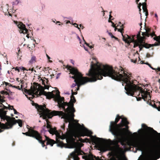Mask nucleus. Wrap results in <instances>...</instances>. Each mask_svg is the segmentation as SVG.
<instances>
[{
  "instance_id": "nucleus-1",
  "label": "nucleus",
  "mask_w": 160,
  "mask_h": 160,
  "mask_svg": "<svg viewBox=\"0 0 160 160\" xmlns=\"http://www.w3.org/2000/svg\"><path fill=\"white\" fill-rule=\"evenodd\" d=\"M66 68L70 71L73 76L71 77L74 79L75 83H73L72 88L77 85L80 87L88 82H94L98 80H101L102 76H108L112 79L118 81H122V85L125 86L126 93L128 95L133 96L136 91V85L132 79L131 76H129L120 67L118 72L113 69L112 67L108 65L101 64L99 62L96 64L92 62L88 72L86 75L89 78L83 77L76 68L67 65Z\"/></svg>"
},
{
  "instance_id": "nucleus-2",
  "label": "nucleus",
  "mask_w": 160,
  "mask_h": 160,
  "mask_svg": "<svg viewBox=\"0 0 160 160\" xmlns=\"http://www.w3.org/2000/svg\"><path fill=\"white\" fill-rule=\"evenodd\" d=\"M76 102V100L74 95H71V99L68 104V107L66 108L67 113H65L62 111L51 110L46 108L45 104L43 105H39L37 103H34L35 107L38 111L41 113L44 119L47 118H51L54 116L59 115L62 116V118H64L66 123L70 122L74 120V113L75 109L74 107V103Z\"/></svg>"
},
{
  "instance_id": "nucleus-3",
  "label": "nucleus",
  "mask_w": 160,
  "mask_h": 160,
  "mask_svg": "<svg viewBox=\"0 0 160 160\" xmlns=\"http://www.w3.org/2000/svg\"><path fill=\"white\" fill-rule=\"evenodd\" d=\"M128 123L127 118H122L118 114L117 115L115 121H111L109 126V130L115 138H119L122 137L124 133L121 130V128L123 127L122 123Z\"/></svg>"
},
{
  "instance_id": "nucleus-4",
  "label": "nucleus",
  "mask_w": 160,
  "mask_h": 160,
  "mask_svg": "<svg viewBox=\"0 0 160 160\" xmlns=\"http://www.w3.org/2000/svg\"><path fill=\"white\" fill-rule=\"evenodd\" d=\"M153 141L152 136L149 134L146 135L140 141H134L132 142L131 145L137 148L140 151L150 148Z\"/></svg>"
},
{
  "instance_id": "nucleus-5",
  "label": "nucleus",
  "mask_w": 160,
  "mask_h": 160,
  "mask_svg": "<svg viewBox=\"0 0 160 160\" xmlns=\"http://www.w3.org/2000/svg\"><path fill=\"white\" fill-rule=\"evenodd\" d=\"M7 122L5 124L0 122V128L4 129H9L12 128L13 126L18 123L20 127L22 126V121L21 120H16L14 118H11L6 116Z\"/></svg>"
},
{
  "instance_id": "nucleus-6",
  "label": "nucleus",
  "mask_w": 160,
  "mask_h": 160,
  "mask_svg": "<svg viewBox=\"0 0 160 160\" xmlns=\"http://www.w3.org/2000/svg\"><path fill=\"white\" fill-rule=\"evenodd\" d=\"M22 134L25 135L27 136L32 137L35 138L41 144L43 147L45 146V145L44 144V143L45 141H42V136L37 131L33 129L28 128V132H22Z\"/></svg>"
},
{
  "instance_id": "nucleus-7",
  "label": "nucleus",
  "mask_w": 160,
  "mask_h": 160,
  "mask_svg": "<svg viewBox=\"0 0 160 160\" xmlns=\"http://www.w3.org/2000/svg\"><path fill=\"white\" fill-rule=\"evenodd\" d=\"M54 96L53 98L55 101H57L58 106L59 108H62L66 112V109L65 106H68V102H64V97H61L60 95V92L58 90H57L54 92Z\"/></svg>"
},
{
  "instance_id": "nucleus-8",
  "label": "nucleus",
  "mask_w": 160,
  "mask_h": 160,
  "mask_svg": "<svg viewBox=\"0 0 160 160\" xmlns=\"http://www.w3.org/2000/svg\"><path fill=\"white\" fill-rule=\"evenodd\" d=\"M77 136L75 133L68 131L66 134L60 136V138L62 140L66 139V142L68 144L73 145L76 143V138Z\"/></svg>"
},
{
  "instance_id": "nucleus-9",
  "label": "nucleus",
  "mask_w": 160,
  "mask_h": 160,
  "mask_svg": "<svg viewBox=\"0 0 160 160\" xmlns=\"http://www.w3.org/2000/svg\"><path fill=\"white\" fill-rule=\"evenodd\" d=\"M159 157H156L152 152L147 153L142 156L140 160H157Z\"/></svg>"
},
{
  "instance_id": "nucleus-10",
  "label": "nucleus",
  "mask_w": 160,
  "mask_h": 160,
  "mask_svg": "<svg viewBox=\"0 0 160 160\" xmlns=\"http://www.w3.org/2000/svg\"><path fill=\"white\" fill-rule=\"evenodd\" d=\"M82 152H83L81 150L80 148H76L74 152L70 154V155L74 160H79V158L78 156L81 155Z\"/></svg>"
},
{
  "instance_id": "nucleus-11",
  "label": "nucleus",
  "mask_w": 160,
  "mask_h": 160,
  "mask_svg": "<svg viewBox=\"0 0 160 160\" xmlns=\"http://www.w3.org/2000/svg\"><path fill=\"white\" fill-rule=\"evenodd\" d=\"M92 134V132L87 128L83 127L81 128L80 131V134L81 136H90Z\"/></svg>"
},
{
  "instance_id": "nucleus-12",
  "label": "nucleus",
  "mask_w": 160,
  "mask_h": 160,
  "mask_svg": "<svg viewBox=\"0 0 160 160\" xmlns=\"http://www.w3.org/2000/svg\"><path fill=\"white\" fill-rule=\"evenodd\" d=\"M16 24L18 28L20 29V33H27L28 30L26 28V26L22 22H17Z\"/></svg>"
},
{
  "instance_id": "nucleus-13",
  "label": "nucleus",
  "mask_w": 160,
  "mask_h": 160,
  "mask_svg": "<svg viewBox=\"0 0 160 160\" xmlns=\"http://www.w3.org/2000/svg\"><path fill=\"white\" fill-rule=\"evenodd\" d=\"M142 127L144 128H148L150 129L152 132V133L154 134L157 135L156 136L159 141L158 142V145L160 147V133L154 130L152 128L148 127L146 125L144 124H142Z\"/></svg>"
},
{
  "instance_id": "nucleus-14",
  "label": "nucleus",
  "mask_w": 160,
  "mask_h": 160,
  "mask_svg": "<svg viewBox=\"0 0 160 160\" xmlns=\"http://www.w3.org/2000/svg\"><path fill=\"white\" fill-rule=\"evenodd\" d=\"M40 88H42L43 94L46 96L47 98L49 99L53 98L54 96V92L55 91H53L52 92H47L44 91V89L43 87L40 86Z\"/></svg>"
},
{
  "instance_id": "nucleus-15",
  "label": "nucleus",
  "mask_w": 160,
  "mask_h": 160,
  "mask_svg": "<svg viewBox=\"0 0 160 160\" xmlns=\"http://www.w3.org/2000/svg\"><path fill=\"white\" fill-rule=\"evenodd\" d=\"M140 93L141 94V96L142 98L144 100L146 101L148 98L149 100H151V97L150 96V95L148 94V92L147 91H145L143 90L142 89H141V90L139 91V94Z\"/></svg>"
},
{
  "instance_id": "nucleus-16",
  "label": "nucleus",
  "mask_w": 160,
  "mask_h": 160,
  "mask_svg": "<svg viewBox=\"0 0 160 160\" xmlns=\"http://www.w3.org/2000/svg\"><path fill=\"white\" fill-rule=\"evenodd\" d=\"M128 123L127 124V123H125V124L123 123H122V125H124L123 126V127H124V126L125 127V128H121V130L122 132H123L124 133V134L123 135V136L122 137H120L119 138H116L118 140H120L122 138L124 137V136L126 135V132L127 131L128 132L130 133H131V132H130L128 130V129L129 128V126H128V125L129 124V122L128 121Z\"/></svg>"
},
{
  "instance_id": "nucleus-17",
  "label": "nucleus",
  "mask_w": 160,
  "mask_h": 160,
  "mask_svg": "<svg viewBox=\"0 0 160 160\" xmlns=\"http://www.w3.org/2000/svg\"><path fill=\"white\" fill-rule=\"evenodd\" d=\"M8 108L5 106L2 103H0V118L6 117V112L4 111Z\"/></svg>"
},
{
  "instance_id": "nucleus-18",
  "label": "nucleus",
  "mask_w": 160,
  "mask_h": 160,
  "mask_svg": "<svg viewBox=\"0 0 160 160\" xmlns=\"http://www.w3.org/2000/svg\"><path fill=\"white\" fill-rule=\"evenodd\" d=\"M45 140H43L45 141L44 142V144L45 145V142L46 141H47L46 145H50L51 146H52L55 143V141L52 139H50L49 137L45 136Z\"/></svg>"
},
{
  "instance_id": "nucleus-19",
  "label": "nucleus",
  "mask_w": 160,
  "mask_h": 160,
  "mask_svg": "<svg viewBox=\"0 0 160 160\" xmlns=\"http://www.w3.org/2000/svg\"><path fill=\"white\" fill-rule=\"evenodd\" d=\"M100 140H103V139L101 138L91 136V141L92 143H94L97 145L100 142Z\"/></svg>"
},
{
  "instance_id": "nucleus-20",
  "label": "nucleus",
  "mask_w": 160,
  "mask_h": 160,
  "mask_svg": "<svg viewBox=\"0 0 160 160\" xmlns=\"http://www.w3.org/2000/svg\"><path fill=\"white\" fill-rule=\"evenodd\" d=\"M33 87L31 86L30 90H28V91H32V92H33L36 90L39 89L38 88L40 87V85H39L38 83H34Z\"/></svg>"
},
{
  "instance_id": "nucleus-21",
  "label": "nucleus",
  "mask_w": 160,
  "mask_h": 160,
  "mask_svg": "<svg viewBox=\"0 0 160 160\" xmlns=\"http://www.w3.org/2000/svg\"><path fill=\"white\" fill-rule=\"evenodd\" d=\"M151 29L149 28H147L146 29V32H142V36H145V37H149L150 35V33L151 32Z\"/></svg>"
},
{
  "instance_id": "nucleus-22",
  "label": "nucleus",
  "mask_w": 160,
  "mask_h": 160,
  "mask_svg": "<svg viewBox=\"0 0 160 160\" xmlns=\"http://www.w3.org/2000/svg\"><path fill=\"white\" fill-rule=\"evenodd\" d=\"M137 38L138 39H139L141 43H143V41L146 38L145 37L144 35L142 36V37L141 36L140 31L138 32V33L137 35Z\"/></svg>"
},
{
  "instance_id": "nucleus-23",
  "label": "nucleus",
  "mask_w": 160,
  "mask_h": 160,
  "mask_svg": "<svg viewBox=\"0 0 160 160\" xmlns=\"http://www.w3.org/2000/svg\"><path fill=\"white\" fill-rule=\"evenodd\" d=\"M48 131L50 134H53L58 132L56 128H51L48 130Z\"/></svg>"
},
{
  "instance_id": "nucleus-24",
  "label": "nucleus",
  "mask_w": 160,
  "mask_h": 160,
  "mask_svg": "<svg viewBox=\"0 0 160 160\" xmlns=\"http://www.w3.org/2000/svg\"><path fill=\"white\" fill-rule=\"evenodd\" d=\"M118 159H117L113 157L111 159V160H128L125 156L118 157Z\"/></svg>"
},
{
  "instance_id": "nucleus-25",
  "label": "nucleus",
  "mask_w": 160,
  "mask_h": 160,
  "mask_svg": "<svg viewBox=\"0 0 160 160\" xmlns=\"http://www.w3.org/2000/svg\"><path fill=\"white\" fill-rule=\"evenodd\" d=\"M128 41V42H127V43L129 44L131 42H134L135 41V40L134 38L133 37H131L130 36H128V37L127 38Z\"/></svg>"
},
{
  "instance_id": "nucleus-26",
  "label": "nucleus",
  "mask_w": 160,
  "mask_h": 160,
  "mask_svg": "<svg viewBox=\"0 0 160 160\" xmlns=\"http://www.w3.org/2000/svg\"><path fill=\"white\" fill-rule=\"evenodd\" d=\"M122 36L123 37V40L125 42H128V41L127 38L128 37V35L127 34H125V35H123L122 33Z\"/></svg>"
},
{
  "instance_id": "nucleus-27",
  "label": "nucleus",
  "mask_w": 160,
  "mask_h": 160,
  "mask_svg": "<svg viewBox=\"0 0 160 160\" xmlns=\"http://www.w3.org/2000/svg\"><path fill=\"white\" fill-rule=\"evenodd\" d=\"M143 47L146 48H148L151 47V44H148L147 43L144 42V44H142Z\"/></svg>"
},
{
  "instance_id": "nucleus-28",
  "label": "nucleus",
  "mask_w": 160,
  "mask_h": 160,
  "mask_svg": "<svg viewBox=\"0 0 160 160\" xmlns=\"http://www.w3.org/2000/svg\"><path fill=\"white\" fill-rule=\"evenodd\" d=\"M58 145L60 147H64L65 145V144L62 141H58Z\"/></svg>"
},
{
  "instance_id": "nucleus-29",
  "label": "nucleus",
  "mask_w": 160,
  "mask_h": 160,
  "mask_svg": "<svg viewBox=\"0 0 160 160\" xmlns=\"http://www.w3.org/2000/svg\"><path fill=\"white\" fill-rule=\"evenodd\" d=\"M149 65L150 66H148L152 70H155L156 72L157 73H158V72H160V68H155L152 67L150 64Z\"/></svg>"
},
{
  "instance_id": "nucleus-30",
  "label": "nucleus",
  "mask_w": 160,
  "mask_h": 160,
  "mask_svg": "<svg viewBox=\"0 0 160 160\" xmlns=\"http://www.w3.org/2000/svg\"><path fill=\"white\" fill-rule=\"evenodd\" d=\"M40 88L39 89H37V90H36V91H35V92H32V91H28V93L35 94V95H38V92Z\"/></svg>"
},
{
  "instance_id": "nucleus-31",
  "label": "nucleus",
  "mask_w": 160,
  "mask_h": 160,
  "mask_svg": "<svg viewBox=\"0 0 160 160\" xmlns=\"http://www.w3.org/2000/svg\"><path fill=\"white\" fill-rule=\"evenodd\" d=\"M36 57L35 56L32 57L31 59L29 61L30 63H32L36 62Z\"/></svg>"
},
{
  "instance_id": "nucleus-32",
  "label": "nucleus",
  "mask_w": 160,
  "mask_h": 160,
  "mask_svg": "<svg viewBox=\"0 0 160 160\" xmlns=\"http://www.w3.org/2000/svg\"><path fill=\"white\" fill-rule=\"evenodd\" d=\"M5 97L3 96H1L0 94V103H2L5 101L4 99Z\"/></svg>"
},
{
  "instance_id": "nucleus-33",
  "label": "nucleus",
  "mask_w": 160,
  "mask_h": 160,
  "mask_svg": "<svg viewBox=\"0 0 160 160\" xmlns=\"http://www.w3.org/2000/svg\"><path fill=\"white\" fill-rule=\"evenodd\" d=\"M121 27H122L121 29H118L117 28H115V30L116 31V29H118V32H121L122 33V31L124 30V29L123 28V25L122 24Z\"/></svg>"
},
{
  "instance_id": "nucleus-34",
  "label": "nucleus",
  "mask_w": 160,
  "mask_h": 160,
  "mask_svg": "<svg viewBox=\"0 0 160 160\" xmlns=\"http://www.w3.org/2000/svg\"><path fill=\"white\" fill-rule=\"evenodd\" d=\"M109 35L112 38H114L115 39L117 40H118V39L117 37L114 36L111 32H109L108 33Z\"/></svg>"
},
{
  "instance_id": "nucleus-35",
  "label": "nucleus",
  "mask_w": 160,
  "mask_h": 160,
  "mask_svg": "<svg viewBox=\"0 0 160 160\" xmlns=\"http://www.w3.org/2000/svg\"><path fill=\"white\" fill-rule=\"evenodd\" d=\"M142 4L141 2H140L138 5V9H139V13L140 14H141V6H142Z\"/></svg>"
},
{
  "instance_id": "nucleus-36",
  "label": "nucleus",
  "mask_w": 160,
  "mask_h": 160,
  "mask_svg": "<svg viewBox=\"0 0 160 160\" xmlns=\"http://www.w3.org/2000/svg\"><path fill=\"white\" fill-rule=\"evenodd\" d=\"M0 93L3 95H9V93L6 91H2L0 92Z\"/></svg>"
},
{
  "instance_id": "nucleus-37",
  "label": "nucleus",
  "mask_w": 160,
  "mask_h": 160,
  "mask_svg": "<svg viewBox=\"0 0 160 160\" xmlns=\"http://www.w3.org/2000/svg\"><path fill=\"white\" fill-rule=\"evenodd\" d=\"M134 42V45L133 47L134 48H136V47L139 46V43L138 42H137V41H134V42Z\"/></svg>"
},
{
  "instance_id": "nucleus-38",
  "label": "nucleus",
  "mask_w": 160,
  "mask_h": 160,
  "mask_svg": "<svg viewBox=\"0 0 160 160\" xmlns=\"http://www.w3.org/2000/svg\"><path fill=\"white\" fill-rule=\"evenodd\" d=\"M8 106H9V107H6L8 108H7V109H5V110H4L6 112H6V114H7V112L8 109L12 110V108H11V107H11V106H10V105H9Z\"/></svg>"
},
{
  "instance_id": "nucleus-39",
  "label": "nucleus",
  "mask_w": 160,
  "mask_h": 160,
  "mask_svg": "<svg viewBox=\"0 0 160 160\" xmlns=\"http://www.w3.org/2000/svg\"><path fill=\"white\" fill-rule=\"evenodd\" d=\"M73 126L74 124L73 123H69L68 124V128L70 129H72L73 128Z\"/></svg>"
},
{
  "instance_id": "nucleus-40",
  "label": "nucleus",
  "mask_w": 160,
  "mask_h": 160,
  "mask_svg": "<svg viewBox=\"0 0 160 160\" xmlns=\"http://www.w3.org/2000/svg\"><path fill=\"white\" fill-rule=\"evenodd\" d=\"M40 91L39 92V94H38V95L39 96H41L43 94L42 88H40Z\"/></svg>"
},
{
  "instance_id": "nucleus-41",
  "label": "nucleus",
  "mask_w": 160,
  "mask_h": 160,
  "mask_svg": "<svg viewBox=\"0 0 160 160\" xmlns=\"http://www.w3.org/2000/svg\"><path fill=\"white\" fill-rule=\"evenodd\" d=\"M4 83H5L6 86L9 85L10 86H12L11 84L7 82H5V81H4L3 82V84Z\"/></svg>"
},
{
  "instance_id": "nucleus-42",
  "label": "nucleus",
  "mask_w": 160,
  "mask_h": 160,
  "mask_svg": "<svg viewBox=\"0 0 160 160\" xmlns=\"http://www.w3.org/2000/svg\"><path fill=\"white\" fill-rule=\"evenodd\" d=\"M151 36L152 37L153 36H155L156 37V35L155 34V32H153L152 33H151V32L150 33V36Z\"/></svg>"
},
{
  "instance_id": "nucleus-43",
  "label": "nucleus",
  "mask_w": 160,
  "mask_h": 160,
  "mask_svg": "<svg viewBox=\"0 0 160 160\" xmlns=\"http://www.w3.org/2000/svg\"><path fill=\"white\" fill-rule=\"evenodd\" d=\"M153 39H154V40H156L158 42L159 45H160V41L158 40L157 39V37H154Z\"/></svg>"
},
{
  "instance_id": "nucleus-44",
  "label": "nucleus",
  "mask_w": 160,
  "mask_h": 160,
  "mask_svg": "<svg viewBox=\"0 0 160 160\" xmlns=\"http://www.w3.org/2000/svg\"><path fill=\"white\" fill-rule=\"evenodd\" d=\"M11 107L12 108V110H13L14 112V113L15 114H17L18 113V112L16 110L13 108V106H11Z\"/></svg>"
},
{
  "instance_id": "nucleus-45",
  "label": "nucleus",
  "mask_w": 160,
  "mask_h": 160,
  "mask_svg": "<svg viewBox=\"0 0 160 160\" xmlns=\"http://www.w3.org/2000/svg\"><path fill=\"white\" fill-rule=\"evenodd\" d=\"M143 10L144 12H146L147 11H148V9L147 8V7H145V6H142V7Z\"/></svg>"
},
{
  "instance_id": "nucleus-46",
  "label": "nucleus",
  "mask_w": 160,
  "mask_h": 160,
  "mask_svg": "<svg viewBox=\"0 0 160 160\" xmlns=\"http://www.w3.org/2000/svg\"><path fill=\"white\" fill-rule=\"evenodd\" d=\"M143 46L142 44H141L139 45V51H141L142 50V49L143 48Z\"/></svg>"
},
{
  "instance_id": "nucleus-47",
  "label": "nucleus",
  "mask_w": 160,
  "mask_h": 160,
  "mask_svg": "<svg viewBox=\"0 0 160 160\" xmlns=\"http://www.w3.org/2000/svg\"><path fill=\"white\" fill-rule=\"evenodd\" d=\"M43 88L44 89V90L45 89H48L49 88V86L48 85L45 84V85H44V87Z\"/></svg>"
},
{
  "instance_id": "nucleus-48",
  "label": "nucleus",
  "mask_w": 160,
  "mask_h": 160,
  "mask_svg": "<svg viewBox=\"0 0 160 160\" xmlns=\"http://www.w3.org/2000/svg\"><path fill=\"white\" fill-rule=\"evenodd\" d=\"M47 128H48V129H50V128H51V126L49 124L47 123Z\"/></svg>"
},
{
  "instance_id": "nucleus-49",
  "label": "nucleus",
  "mask_w": 160,
  "mask_h": 160,
  "mask_svg": "<svg viewBox=\"0 0 160 160\" xmlns=\"http://www.w3.org/2000/svg\"><path fill=\"white\" fill-rule=\"evenodd\" d=\"M15 71H17L18 72L20 71V69L19 67H16L15 68H14Z\"/></svg>"
},
{
  "instance_id": "nucleus-50",
  "label": "nucleus",
  "mask_w": 160,
  "mask_h": 160,
  "mask_svg": "<svg viewBox=\"0 0 160 160\" xmlns=\"http://www.w3.org/2000/svg\"><path fill=\"white\" fill-rule=\"evenodd\" d=\"M19 69H21V70H26L27 71L28 70H27L25 68L23 67H19Z\"/></svg>"
},
{
  "instance_id": "nucleus-51",
  "label": "nucleus",
  "mask_w": 160,
  "mask_h": 160,
  "mask_svg": "<svg viewBox=\"0 0 160 160\" xmlns=\"http://www.w3.org/2000/svg\"><path fill=\"white\" fill-rule=\"evenodd\" d=\"M73 25L75 27L78 28L79 29H80V28L78 27V25L76 23H74Z\"/></svg>"
},
{
  "instance_id": "nucleus-52",
  "label": "nucleus",
  "mask_w": 160,
  "mask_h": 160,
  "mask_svg": "<svg viewBox=\"0 0 160 160\" xmlns=\"http://www.w3.org/2000/svg\"><path fill=\"white\" fill-rule=\"evenodd\" d=\"M159 45V44L158 42H155L154 44L151 45V46H157Z\"/></svg>"
},
{
  "instance_id": "nucleus-53",
  "label": "nucleus",
  "mask_w": 160,
  "mask_h": 160,
  "mask_svg": "<svg viewBox=\"0 0 160 160\" xmlns=\"http://www.w3.org/2000/svg\"><path fill=\"white\" fill-rule=\"evenodd\" d=\"M131 61L132 62H133L134 63H136L137 62V59H136L135 60H133V59H131Z\"/></svg>"
},
{
  "instance_id": "nucleus-54",
  "label": "nucleus",
  "mask_w": 160,
  "mask_h": 160,
  "mask_svg": "<svg viewBox=\"0 0 160 160\" xmlns=\"http://www.w3.org/2000/svg\"><path fill=\"white\" fill-rule=\"evenodd\" d=\"M142 5L143 6H142L147 7L146 2L145 1L144 2L142 3Z\"/></svg>"
},
{
  "instance_id": "nucleus-55",
  "label": "nucleus",
  "mask_w": 160,
  "mask_h": 160,
  "mask_svg": "<svg viewBox=\"0 0 160 160\" xmlns=\"http://www.w3.org/2000/svg\"><path fill=\"white\" fill-rule=\"evenodd\" d=\"M41 80L42 81V84L43 85H45V84H46L45 83V82H46L45 80H44L42 79Z\"/></svg>"
},
{
  "instance_id": "nucleus-56",
  "label": "nucleus",
  "mask_w": 160,
  "mask_h": 160,
  "mask_svg": "<svg viewBox=\"0 0 160 160\" xmlns=\"http://www.w3.org/2000/svg\"><path fill=\"white\" fill-rule=\"evenodd\" d=\"M72 95H74V94H76L77 93V92H73L72 90Z\"/></svg>"
},
{
  "instance_id": "nucleus-57",
  "label": "nucleus",
  "mask_w": 160,
  "mask_h": 160,
  "mask_svg": "<svg viewBox=\"0 0 160 160\" xmlns=\"http://www.w3.org/2000/svg\"><path fill=\"white\" fill-rule=\"evenodd\" d=\"M146 57L147 58H149L151 57V55L149 53H148L147 54Z\"/></svg>"
},
{
  "instance_id": "nucleus-58",
  "label": "nucleus",
  "mask_w": 160,
  "mask_h": 160,
  "mask_svg": "<svg viewBox=\"0 0 160 160\" xmlns=\"http://www.w3.org/2000/svg\"><path fill=\"white\" fill-rule=\"evenodd\" d=\"M65 125L64 124H63V125H62L61 127V128L63 129V130L65 129Z\"/></svg>"
},
{
  "instance_id": "nucleus-59",
  "label": "nucleus",
  "mask_w": 160,
  "mask_h": 160,
  "mask_svg": "<svg viewBox=\"0 0 160 160\" xmlns=\"http://www.w3.org/2000/svg\"><path fill=\"white\" fill-rule=\"evenodd\" d=\"M112 26L113 28H116V25L113 22L112 23Z\"/></svg>"
},
{
  "instance_id": "nucleus-60",
  "label": "nucleus",
  "mask_w": 160,
  "mask_h": 160,
  "mask_svg": "<svg viewBox=\"0 0 160 160\" xmlns=\"http://www.w3.org/2000/svg\"><path fill=\"white\" fill-rule=\"evenodd\" d=\"M145 12V15H146V16H148V11H146V12Z\"/></svg>"
},
{
  "instance_id": "nucleus-61",
  "label": "nucleus",
  "mask_w": 160,
  "mask_h": 160,
  "mask_svg": "<svg viewBox=\"0 0 160 160\" xmlns=\"http://www.w3.org/2000/svg\"><path fill=\"white\" fill-rule=\"evenodd\" d=\"M12 87H14L15 88H19V86H12Z\"/></svg>"
},
{
  "instance_id": "nucleus-62",
  "label": "nucleus",
  "mask_w": 160,
  "mask_h": 160,
  "mask_svg": "<svg viewBox=\"0 0 160 160\" xmlns=\"http://www.w3.org/2000/svg\"><path fill=\"white\" fill-rule=\"evenodd\" d=\"M112 17V16H111V14L109 15V19H112L111 18Z\"/></svg>"
},
{
  "instance_id": "nucleus-63",
  "label": "nucleus",
  "mask_w": 160,
  "mask_h": 160,
  "mask_svg": "<svg viewBox=\"0 0 160 160\" xmlns=\"http://www.w3.org/2000/svg\"><path fill=\"white\" fill-rule=\"evenodd\" d=\"M155 17L157 18V20H158V15L156 13L155 14Z\"/></svg>"
},
{
  "instance_id": "nucleus-64",
  "label": "nucleus",
  "mask_w": 160,
  "mask_h": 160,
  "mask_svg": "<svg viewBox=\"0 0 160 160\" xmlns=\"http://www.w3.org/2000/svg\"><path fill=\"white\" fill-rule=\"evenodd\" d=\"M108 22H111L112 23H113V22L111 20H110V19H109L108 20Z\"/></svg>"
}]
</instances>
